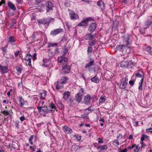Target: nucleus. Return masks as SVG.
<instances>
[{
    "label": "nucleus",
    "instance_id": "obj_18",
    "mask_svg": "<svg viewBox=\"0 0 152 152\" xmlns=\"http://www.w3.org/2000/svg\"><path fill=\"white\" fill-rule=\"evenodd\" d=\"M94 61L92 59H91L90 62L86 64L85 66V69L89 68L91 66L94 65Z\"/></svg>",
    "mask_w": 152,
    "mask_h": 152
},
{
    "label": "nucleus",
    "instance_id": "obj_36",
    "mask_svg": "<svg viewBox=\"0 0 152 152\" xmlns=\"http://www.w3.org/2000/svg\"><path fill=\"white\" fill-rule=\"evenodd\" d=\"M33 139L34 135H31V136L30 137L28 140L29 142L31 145H33V143L32 142V140H33Z\"/></svg>",
    "mask_w": 152,
    "mask_h": 152
},
{
    "label": "nucleus",
    "instance_id": "obj_47",
    "mask_svg": "<svg viewBox=\"0 0 152 152\" xmlns=\"http://www.w3.org/2000/svg\"><path fill=\"white\" fill-rule=\"evenodd\" d=\"M7 45H6L5 47H2L1 48V49L4 52V53H5L6 52V50H7Z\"/></svg>",
    "mask_w": 152,
    "mask_h": 152
},
{
    "label": "nucleus",
    "instance_id": "obj_33",
    "mask_svg": "<svg viewBox=\"0 0 152 152\" xmlns=\"http://www.w3.org/2000/svg\"><path fill=\"white\" fill-rule=\"evenodd\" d=\"M145 49L146 51L149 53L150 55H152V48L151 47L149 46L147 47Z\"/></svg>",
    "mask_w": 152,
    "mask_h": 152
},
{
    "label": "nucleus",
    "instance_id": "obj_60",
    "mask_svg": "<svg viewBox=\"0 0 152 152\" xmlns=\"http://www.w3.org/2000/svg\"><path fill=\"white\" fill-rule=\"evenodd\" d=\"M15 126L16 128L18 129L19 128V125L18 122H16L15 124Z\"/></svg>",
    "mask_w": 152,
    "mask_h": 152
},
{
    "label": "nucleus",
    "instance_id": "obj_53",
    "mask_svg": "<svg viewBox=\"0 0 152 152\" xmlns=\"http://www.w3.org/2000/svg\"><path fill=\"white\" fill-rule=\"evenodd\" d=\"M142 83H140L139 86L138 88L139 90H142Z\"/></svg>",
    "mask_w": 152,
    "mask_h": 152
},
{
    "label": "nucleus",
    "instance_id": "obj_58",
    "mask_svg": "<svg viewBox=\"0 0 152 152\" xmlns=\"http://www.w3.org/2000/svg\"><path fill=\"white\" fill-rule=\"evenodd\" d=\"M37 54L36 53H34V54L33 56V59L34 60H36L37 59Z\"/></svg>",
    "mask_w": 152,
    "mask_h": 152
},
{
    "label": "nucleus",
    "instance_id": "obj_51",
    "mask_svg": "<svg viewBox=\"0 0 152 152\" xmlns=\"http://www.w3.org/2000/svg\"><path fill=\"white\" fill-rule=\"evenodd\" d=\"M146 131L147 132H151L152 133V127L148 129H147L146 130Z\"/></svg>",
    "mask_w": 152,
    "mask_h": 152
},
{
    "label": "nucleus",
    "instance_id": "obj_27",
    "mask_svg": "<svg viewBox=\"0 0 152 152\" xmlns=\"http://www.w3.org/2000/svg\"><path fill=\"white\" fill-rule=\"evenodd\" d=\"M91 80L92 82L96 83H97L99 82V79L98 77L96 75L94 77L91 78Z\"/></svg>",
    "mask_w": 152,
    "mask_h": 152
},
{
    "label": "nucleus",
    "instance_id": "obj_63",
    "mask_svg": "<svg viewBox=\"0 0 152 152\" xmlns=\"http://www.w3.org/2000/svg\"><path fill=\"white\" fill-rule=\"evenodd\" d=\"M29 148L30 149V150H31L32 151H34L35 150L34 148H33L32 146H30L29 147Z\"/></svg>",
    "mask_w": 152,
    "mask_h": 152
},
{
    "label": "nucleus",
    "instance_id": "obj_41",
    "mask_svg": "<svg viewBox=\"0 0 152 152\" xmlns=\"http://www.w3.org/2000/svg\"><path fill=\"white\" fill-rule=\"evenodd\" d=\"M113 142V144L115 145V144H116V145H117V146H118L119 145V141L118 140H114Z\"/></svg>",
    "mask_w": 152,
    "mask_h": 152
},
{
    "label": "nucleus",
    "instance_id": "obj_32",
    "mask_svg": "<svg viewBox=\"0 0 152 152\" xmlns=\"http://www.w3.org/2000/svg\"><path fill=\"white\" fill-rule=\"evenodd\" d=\"M128 63L125 61H122L121 64V67L123 68L127 67L128 66Z\"/></svg>",
    "mask_w": 152,
    "mask_h": 152
},
{
    "label": "nucleus",
    "instance_id": "obj_50",
    "mask_svg": "<svg viewBox=\"0 0 152 152\" xmlns=\"http://www.w3.org/2000/svg\"><path fill=\"white\" fill-rule=\"evenodd\" d=\"M151 24V21L150 20H148L146 24L147 26H150Z\"/></svg>",
    "mask_w": 152,
    "mask_h": 152
},
{
    "label": "nucleus",
    "instance_id": "obj_30",
    "mask_svg": "<svg viewBox=\"0 0 152 152\" xmlns=\"http://www.w3.org/2000/svg\"><path fill=\"white\" fill-rule=\"evenodd\" d=\"M31 38L33 40L35 39H40L41 37H38V35L37 33H36L34 34L31 37Z\"/></svg>",
    "mask_w": 152,
    "mask_h": 152
},
{
    "label": "nucleus",
    "instance_id": "obj_59",
    "mask_svg": "<svg viewBox=\"0 0 152 152\" xmlns=\"http://www.w3.org/2000/svg\"><path fill=\"white\" fill-rule=\"evenodd\" d=\"M127 148H125L124 150H121L120 151V152H127Z\"/></svg>",
    "mask_w": 152,
    "mask_h": 152
},
{
    "label": "nucleus",
    "instance_id": "obj_43",
    "mask_svg": "<svg viewBox=\"0 0 152 152\" xmlns=\"http://www.w3.org/2000/svg\"><path fill=\"white\" fill-rule=\"evenodd\" d=\"M140 149V146L139 145H137L135 147V148L134 149V152H138Z\"/></svg>",
    "mask_w": 152,
    "mask_h": 152
},
{
    "label": "nucleus",
    "instance_id": "obj_49",
    "mask_svg": "<svg viewBox=\"0 0 152 152\" xmlns=\"http://www.w3.org/2000/svg\"><path fill=\"white\" fill-rule=\"evenodd\" d=\"M123 135L121 134H119V135L117 137V139H119V138L120 139H122L123 138Z\"/></svg>",
    "mask_w": 152,
    "mask_h": 152
},
{
    "label": "nucleus",
    "instance_id": "obj_44",
    "mask_svg": "<svg viewBox=\"0 0 152 152\" xmlns=\"http://www.w3.org/2000/svg\"><path fill=\"white\" fill-rule=\"evenodd\" d=\"M81 117L86 120L88 119H89V118L87 116V115H81Z\"/></svg>",
    "mask_w": 152,
    "mask_h": 152
},
{
    "label": "nucleus",
    "instance_id": "obj_34",
    "mask_svg": "<svg viewBox=\"0 0 152 152\" xmlns=\"http://www.w3.org/2000/svg\"><path fill=\"white\" fill-rule=\"evenodd\" d=\"M19 103L21 105V106H22L24 105V102L23 99L22 98L21 96H20L19 97Z\"/></svg>",
    "mask_w": 152,
    "mask_h": 152
},
{
    "label": "nucleus",
    "instance_id": "obj_14",
    "mask_svg": "<svg viewBox=\"0 0 152 152\" xmlns=\"http://www.w3.org/2000/svg\"><path fill=\"white\" fill-rule=\"evenodd\" d=\"M0 72L2 73H5L8 72V67L7 66H3L0 64Z\"/></svg>",
    "mask_w": 152,
    "mask_h": 152
},
{
    "label": "nucleus",
    "instance_id": "obj_13",
    "mask_svg": "<svg viewBox=\"0 0 152 152\" xmlns=\"http://www.w3.org/2000/svg\"><path fill=\"white\" fill-rule=\"evenodd\" d=\"M96 35L95 34H92L91 33H87L85 35L84 38L86 40H91L94 39Z\"/></svg>",
    "mask_w": 152,
    "mask_h": 152
},
{
    "label": "nucleus",
    "instance_id": "obj_37",
    "mask_svg": "<svg viewBox=\"0 0 152 152\" xmlns=\"http://www.w3.org/2000/svg\"><path fill=\"white\" fill-rule=\"evenodd\" d=\"M74 137L78 141H79L81 139V136L78 134L75 135Z\"/></svg>",
    "mask_w": 152,
    "mask_h": 152
},
{
    "label": "nucleus",
    "instance_id": "obj_16",
    "mask_svg": "<svg viewBox=\"0 0 152 152\" xmlns=\"http://www.w3.org/2000/svg\"><path fill=\"white\" fill-rule=\"evenodd\" d=\"M97 5L100 7L102 11L104 10V4L103 1L101 0L98 1L97 2Z\"/></svg>",
    "mask_w": 152,
    "mask_h": 152
},
{
    "label": "nucleus",
    "instance_id": "obj_38",
    "mask_svg": "<svg viewBox=\"0 0 152 152\" xmlns=\"http://www.w3.org/2000/svg\"><path fill=\"white\" fill-rule=\"evenodd\" d=\"M46 91H43V92L41 93L40 94L41 98L43 99H45L46 96Z\"/></svg>",
    "mask_w": 152,
    "mask_h": 152
},
{
    "label": "nucleus",
    "instance_id": "obj_45",
    "mask_svg": "<svg viewBox=\"0 0 152 152\" xmlns=\"http://www.w3.org/2000/svg\"><path fill=\"white\" fill-rule=\"evenodd\" d=\"M105 100V98L102 97H101L99 99V102L100 103H103Z\"/></svg>",
    "mask_w": 152,
    "mask_h": 152
},
{
    "label": "nucleus",
    "instance_id": "obj_22",
    "mask_svg": "<svg viewBox=\"0 0 152 152\" xmlns=\"http://www.w3.org/2000/svg\"><path fill=\"white\" fill-rule=\"evenodd\" d=\"M63 83H61L60 82L57 81L56 82V88L57 89L59 90L63 87Z\"/></svg>",
    "mask_w": 152,
    "mask_h": 152
},
{
    "label": "nucleus",
    "instance_id": "obj_31",
    "mask_svg": "<svg viewBox=\"0 0 152 152\" xmlns=\"http://www.w3.org/2000/svg\"><path fill=\"white\" fill-rule=\"evenodd\" d=\"M93 49L91 46H89L87 49V54L88 56H91L92 53Z\"/></svg>",
    "mask_w": 152,
    "mask_h": 152
},
{
    "label": "nucleus",
    "instance_id": "obj_46",
    "mask_svg": "<svg viewBox=\"0 0 152 152\" xmlns=\"http://www.w3.org/2000/svg\"><path fill=\"white\" fill-rule=\"evenodd\" d=\"M65 23L68 29H69L71 27V25L70 23L67 22H65Z\"/></svg>",
    "mask_w": 152,
    "mask_h": 152
},
{
    "label": "nucleus",
    "instance_id": "obj_29",
    "mask_svg": "<svg viewBox=\"0 0 152 152\" xmlns=\"http://www.w3.org/2000/svg\"><path fill=\"white\" fill-rule=\"evenodd\" d=\"M32 58V56L30 54H27L24 59L25 61H26L27 62L30 60H31Z\"/></svg>",
    "mask_w": 152,
    "mask_h": 152
},
{
    "label": "nucleus",
    "instance_id": "obj_9",
    "mask_svg": "<svg viewBox=\"0 0 152 152\" xmlns=\"http://www.w3.org/2000/svg\"><path fill=\"white\" fill-rule=\"evenodd\" d=\"M63 31V29L61 28H57L52 31L50 33V35L52 36H54L61 33Z\"/></svg>",
    "mask_w": 152,
    "mask_h": 152
},
{
    "label": "nucleus",
    "instance_id": "obj_4",
    "mask_svg": "<svg viewBox=\"0 0 152 152\" xmlns=\"http://www.w3.org/2000/svg\"><path fill=\"white\" fill-rule=\"evenodd\" d=\"M68 59L67 58L59 57L58 59V61L59 63H61L62 67L67 65L68 61Z\"/></svg>",
    "mask_w": 152,
    "mask_h": 152
},
{
    "label": "nucleus",
    "instance_id": "obj_17",
    "mask_svg": "<svg viewBox=\"0 0 152 152\" xmlns=\"http://www.w3.org/2000/svg\"><path fill=\"white\" fill-rule=\"evenodd\" d=\"M113 76V74L111 72L109 71H107L104 74L105 77L108 79L111 78Z\"/></svg>",
    "mask_w": 152,
    "mask_h": 152
},
{
    "label": "nucleus",
    "instance_id": "obj_40",
    "mask_svg": "<svg viewBox=\"0 0 152 152\" xmlns=\"http://www.w3.org/2000/svg\"><path fill=\"white\" fill-rule=\"evenodd\" d=\"M16 69L17 71L18 74H19L21 73L22 69L20 67L17 66L16 67Z\"/></svg>",
    "mask_w": 152,
    "mask_h": 152
},
{
    "label": "nucleus",
    "instance_id": "obj_48",
    "mask_svg": "<svg viewBox=\"0 0 152 152\" xmlns=\"http://www.w3.org/2000/svg\"><path fill=\"white\" fill-rule=\"evenodd\" d=\"M134 83H135V81L133 80H130L129 81V83L132 86L134 85Z\"/></svg>",
    "mask_w": 152,
    "mask_h": 152
},
{
    "label": "nucleus",
    "instance_id": "obj_19",
    "mask_svg": "<svg viewBox=\"0 0 152 152\" xmlns=\"http://www.w3.org/2000/svg\"><path fill=\"white\" fill-rule=\"evenodd\" d=\"M123 37L125 42H126V44L127 45H129L130 43L129 41L130 37L129 35L128 34H125L123 36Z\"/></svg>",
    "mask_w": 152,
    "mask_h": 152
},
{
    "label": "nucleus",
    "instance_id": "obj_24",
    "mask_svg": "<svg viewBox=\"0 0 152 152\" xmlns=\"http://www.w3.org/2000/svg\"><path fill=\"white\" fill-rule=\"evenodd\" d=\"M49 106L51 108L50 111L51 113H53V111L56 109V107L55 106V104L52 102L50 104Z\"/></svg>",
    "mask_w": 152,
    "mask_h": 152
},
{
    "label": "nucleus",
    "instance_id": "obj_28",
    "mask_svg": "<svg viewBox=\"0 0 152 152\" xmlns=\"http://www.w3.org/2000/svg\"><path fill=\"white\" fill-rule=\"evenodd\" d=\"M97 41L95 39H91L88 41V44L90 46H94L95 45L96 42Z\"/></svg>",
    "mask_w": 152,
    "mask_h": 152
},
{
    "label": "nucleus",
    "instance_id": "obj_15",
    "mask_svg": "<svg viewBox=\"0 0 152 152\" xmlns=\"http://www.w3.org/2000/svg\"><path fill=\"white\" fill-rule=\"evenodd\" d=\"M96 28V24L95 23H92L88 27V30L91 32H93Z\"/></svg>",
    "mask_w": 152,
    "mask_h": 152
},
{
    "label": "nucleus",
    "instance_id": "obj_55",
    "mask_svg": "<svg viewBox=\"0 0 152 152\" xmlns=\"http://www.w3.org/2000/svg\"><path fill=\"white\" fill-rule=\"evenodd\" d=\"M136 77H142V75L139 73H137L136 74Z\"/></svg>",
    "mask_w": 152,
    "mask_h": 152
},
{
    "label": "nucleus",
    "instance_id": "obj_6",
    "mask_svg": "<svg viewBox=\"0 0 152 152\" xmlns=\"http://www.w3.org/2000/svg\"><path fill=\"white\" fill-rule=\"evenodd\" d=\"M70 19L71 20H75L79 18V16L75 12L70 9H68Z\"/></svg>",
    "mask_w": 152,
    "mask_h": 152
},
{
    "label": "nucleus",
    "instance_id": "obj_12",
    "mask_svg": "<svg viewBox=\"0 0 152 152\" xmlns=\"http://www.w3.org/2000/svg\"><path fill=\"white\" fill-rule=\"evenodd\" d=\"M62 67V71L64 74H67L69 72L70 70V65H67Z\"/></svg>",
    "mask_w": 152,
    "mask_h": 152
},
{
    "label": "nucleus",
    "instance_id": "obj_3",
    "mask_svg": "<svg viewBox=\"0 0 152 152\" xmlns=\"http://www.w3.org/2000/svg\"><path fill=\"white\" fill-rule=\"evenodd\" d=\"M93 20L91 18H86L79 23L78 26H86L90 23H91V21Z\"/></svg>",
    "mask_w": 152,
    "mask_h": 152
},
{
    "label": "nucleus",
    "instance_id": "obj_7",
    "mask_svg": "<svg viewBox=\"0 0 152 152\" xmlns=\"http://www.w3.org/2000/svg\"><path fill=\"white\" fill-rule=\"evenodd\" d=\"M46 5L47 7L46 10L47 12H49L53 10L54 4L50 1H49L47 2L46 3Z\"/></svg>",
    "mask_w": 152,
    "mask_h": 152
},
{
    "label": "nucleus",
    "instance_id": "obj_35",
    "mask_svg": "<svg viewBox=\"0 0 152 152\" xmlns=\"http://www.w3.org/2000/svg\"><path fill=\"white\" fill-rule=\"evenodd\" d=\"M148 136L145 134H143L141 138V143L142 144L143 141L145 140V138H147Z\"/></svg>",
    "mask_w": 152,
    "mask_h": 152
},
{
    "label": "nucleus",
    "instance_id": "obj_52",
    "mask_svg": "<svg viewBox=\"0 0 152 152\" xmlns=\"http://www.w3.org/2000/svg\"><path fill=\"white\" fill-rule=\"evenodd\" d=\"M20 119L21 121L22 122L25 119V117L23 115L20 118Z\"/></svg>",
    "mask_w": 152,
    "mask_h": 152
},
{
    "label": "nucleus",
    "instance_id": "obj_2",
    "mask_svg": "<svg viewBox=\"0 0 152 152\" xmlns=\"http://www.w3.org/2000/svg\"><path fill=\"white\" fill-rule=\"evenodd\" d=\"M84 94V89L81 88L79 92L77 93L75 95L74 100L77 103H79L81 101Z\"/></svg>",
    "mask_w": 152,
    "mask_h": 152
},
{
    "label": "nucleus",
    "instance_id": "obj_62",
    "mask_svg": "<svg viewBox=\"0 0 152 152\" xmlns=\"http://www.w3.org/2000/svg\"><path fill=\"white\" fill-rule=\"evenodd\" d=\"M31 60H30L28 61H27V62H28V65L29 66H31Z\"/></svg>",
    "mask_w": 152,
    "mask_h": 152
},
{
    "label": "nucleus",
    "instance_id": "obj_54",
    "mask_svg": "<svg viewBox=\"0 0 152 152\" xmlns=\"http://www.w3.org/2000/svg\"><path fill=\"white\" fill-rule=\"evenodd\" d=\"M45 107H38L37 108L39 111H41L42 110V109L45 108Z\"/></svg>",
    "mask_w": 152,
    "mask_h": 152
},
{
    "label": "nucleus",
    "instance_id": "obj_64",
    "mask_svg": "<svg viewBox=\"0 0 152 152\" xmlns=\"http://www.w3.org/2000/svg\"><path fill=\"white\" fill-rule=\"evenodd\" d=\"M133 136H132V134H131V135H130L129 136V137H128V139H129V140H130V139H133Z\"/></svg>",
    "mask_w": 152,
    "mask_h": 152
},
{
    "label": "nucleus",
    "instance_id": "obj_10",
    "mask_svg": "<svg viewBox=\"0 0 152 152\" xmlns=\"http://www.w3.org/2000/svg\"><path fill=\"white\" fill-rule=\"evenodd\" d=\"M62 127L63 128V130L64 132L69 134H71L72 133L73 131L72 129L69 127L66 126H62Z\"/></svg>",
    "mask_w": 152,
    "mask_h": 152
},
{
    "label": "nucleus",
    "instance_id": "obj_25",
    "mask_svg": "<svg viewBox=\"0 0 152 152\" xmlns=\"http://www.w3.org/2000/svg\"><path fill=\"white\" fill-rule=\"evenodd\" d=\"M70 93L68 91H65L64 93L63 98L66 100L68 99V97L69 96Z\"/></svg>",
    "mask_w": 152,
    "mask_h": 152
},
{
    "label": "nucleus",
    "instance_id": "obj_8",
    "mask_svg": "<svg viewBox=\"0 0 152 152\" xmlns=\"http://www.w3.org/2000/svg\"><path fill=\"white\" fill-rule=\"evenodd\" d=\"M92 98L88 95L85 96L84 98L83 103L86 105H90L91 103L90 100Z\"/></svg>",
    "mask_w": 152,
    "mask_h": 152
},
{
    "label": "nucleus",
    "instance_id": "obj_61",
    "mask_svg": "<svg viewBox=\"0 0 152 152\" xmlns=\"http://www.w3.org/2000/svg\"><path fill=\"white\" fill-rule=\"evenodd\" d=\"M44 123L43 122H42V123H40L39 124H37V126L38 127H39L40 126V125H42V124H44Z\"/></svg>",
    "mask_w": 152,
    "mask_h": 152
},
{
    "label": "nucleus",
    "instance_id": "obj_23",
    "mask_svg": "<svg viewBox=\"0 0 152 152\" xmlns=\"http://www.w3.org/2000/svg\"><path fill=\"white\" fill-rule=\"evenodd\" d=\"M16 41L15 38L13 36H11L9 37V42L12 45H13Z\"/></svg>",
    "mask_w": 152,
    "mask_h": 152
},
{
    "label": "nucleus",
    "instance_id": "obj_56",
    "mask_svg": "<svg viewBox=\"0 0 152 152\" xmlns=\"http://www.w3.org/2000/svg\"><path fill=\"white\" fill-rule=\"evenodd\" d=\"M19 51H17L16 52H15V53H14L15 56L16 57H17V56H18L19 54Z\"/></svg>",
    "mask_w": 152,
    "mask_h": 152
},
{
    "label": "nucleus",
    "instance_id": "obj_1",
    "mask_svg": "<svg viewBox=\"0 0 152 152\" xmlns=\"http://www.w3.org/2000/svg\"><path fill=\"white\" fill-rule=\"evenodd\" d=\"M116 49L118 50L121 52L123 54H128L130 51L129 45H127L126 43L125 45H118Z\"/></svg>",
    "mask_w": 152,
    "mask_h": 152
},
{
    "label": "nucleus",
    "instance_id": "obj_21",
    "mask_svg": "<svg viewBox=\"0 0 152 152\" xmlns=\"http://www.w3.org/2000/svg\"><path fill=\"white\" fill-rule=\"evenodd\" d=\"M100 152H104L107 149L108 147L106 145H104L100 146Z\"/></svg>",
    "mask_w": 152,
    "mask_h": 152
},
{
    "label": "nucleus",
    "instance_id": "obj_39",
    "mask_svg": "<svg viewBox=\"0 0 152 152\" xmlns=\"http://www.w3.org/2000/svg\"><path fill=\"white\" fill-rule=\"evenodd\" d=\"M57 45V44L56 43H48V47L50 48L53 47H54Z\"/></svg>",
    "mask_w": 152,
    "mask_h": 152
},
{
    "label": "nucleus",
    "instance_id": "obj_11",
    "mask_svg": "<svg viewBox=\"0 0 152 152\" xmlns=\"http://www.w3.org/2000/svg\"><path fill=\"white\" fill-rule=\"evenodd\" d=\"M37 20L38 23L44 25L49 23L50 21V19L46 18H43Z\"/></svg>",
    "mask_w": 152,
    "mask_h": 152
},
{
    "label": "nucleus",
    "instance_id": "obj_5",
    "mask_svg": "<svg viewBox=\"0 0 152 152\" xmlns=\"http://www.w3.org/2000/svg\"><path fill=\"white\" fill-rule=\"evenodd\" d=\"M128 81L127 76L123 78L121 80L120 87L122 89H125L127 84Z\"/></svg>",
    "mask_w": 152,
    "mask_h": 152
},
{
    "label": "nucleus",
    "instance_id": "obj_20",
    "mask_svg": "<svg viewBox=\"0 0 152 152\" xmlns=\"http://www.w3.org/2000/svg\"><path fill=\"white\" fill-rule=\"evenodd\" d=\"M68 80V78L67 77H62L59 80V82H60L61 83L63 84H65L66 83L67 80Z\"/></svg>",
    "mask_w": 152,
    "mask_h": 152
},
{
    "label": "nucleus",
    "instance_id": "obj_42",
    "mask_svg": "<svg viewBox=\"0 0 152 152\" xmlns=\"http://www.w3.org/2000/svg\"><path fill=\"white\" fill-rule=\"evenodd\" d=\"M63 53H67L68 52V49L66 46H65L63 49Z\"/></svg>",
    "mask_w": 152,
    "mask_h": 152
},
{
    "label": "nucleus",
    "instance_id": "obj_57",
    "mask_svg": "<svg viewBox=\"0 0 152 152\" xmlns=\"http://www.w3.org/2000/svg\"><path fill=\"white\" fill-rule=\"evenodd\" d=\"M58 107H60L61 108H62L63 107V105L61 103H58Z\"/></svg>",
    "mask_w": 152,
    "mask_h": 152
},
{
    "label": "nucleus",
    "instance_id": "obj_26",
    "mask_svg": "<svg viewBox=\"0 0 152 152\" xmlns=\"http://www.w3.org/2000/svg\"><path fill=\"white\" fill-rule=\"evenodd\" d=\"M8 6L11 9L15 10H16V8L14 4H12L11 2L9 1L8 2Z\"/></svg>",
    "mask_w": 152,
    "mask_h": 152
}]
</instances>
